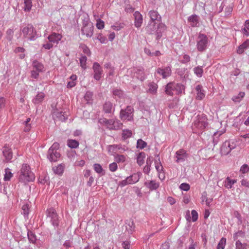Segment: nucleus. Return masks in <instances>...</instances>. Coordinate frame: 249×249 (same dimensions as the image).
<instances>
[{"mask_svg": "<svg viewBox=\"0 0 249 249\" xmlns=\"http://www.w3.org/2000/svg\"><path fill=\"white\" fill-rule=\"evenodd\" d=\"M209 123L207 116L204 114L197 115L194 119L192 124L194 133L202 134L208 127Z\"/></svg>", "mask_w": 249, "mask_h": 249, "instance_id": "obj_1", "label": "nucleus"}, {"mask_svg": "<svg viewBox=\"0 0 249 249\" xmlns=\"http://www.w3.org/2000/svg\"><path fill=\"white\" fill-rule=\"evenodd\" d=\"M19 179L20 181L24 182L32 181L35 179L34 174L30 171V167L27 164L22 165Z\"/></svg>", "mask_w": 249, "mask_h": 249, "instance_id": "obj_2", "label": "nucleus"}, {"mask_svg": "<svg viewBox=\"0 0 249 249\" xmlns=\"http://www.w3.org/2000/svg\"><path fill=\"white\" fill-rule=\"evenodd\" d=\"M99 122L109 129H117L121 128L123 124L118 121H114L112 119L108 120L106 118H101L99 120Z\"/></svg>", "mask_w": 249, "mask_h": 249, "instance_id": "obj_3", "label": "nucleus"}, {"mask_svg": "<svg viewBox=\"0 0 249 249\" xmlns=\"http://www.w3.org/2000/svg\"><path fill=\"white\" fill-rule=\"evenodd\" d=\"M208 39L205 34L200 33L197 39V49L199 52L204 51L207 48Z\"/></svg>", "mask_w": 249, "mask_h": 249, "instance_id": "obj_4", "label": "nucleus"}, {"mask_svg": "<svg viewBox=\"0 0 249 249\" xmlns=\"http://www.w3.org/2000/svg\"><path fill=\"white\" fill-rule=\"evenodd\" d=\"M22 33L24 37L28 39L32 40L35 39L36 36V32L32 25H28L22 29Z\"/></svg>", "mask_w": 249, "mask_h": 249, "instance_id": "obj_5", "label": "nucleus"}, {"mask_svg": "<svg viewBox=\"0 0 249 249\" xmlns=\"http://www.w3.org/2000/svg\"><path fill=\"white\" fill-rule=\"evenodd\" d=\"M142 175L141 173L137 172L128 177L125 179L122 180L120 182L122 186H124L127 184H133L139 181Z\"/></svg>", "mask_w": 249, "mask_h": 249, "instance_id": "obj_6", "label": "nucleus"}, {"mask_svg": "<svg viewBox=\"0 0 249 249\" xmlns=\"http://www.w3.org/2000/svg\"><path fill=\"white\" fill-rule=\"evenodd\" d=\"M33 70L31 71V77L35 79L38 77L40 72L44 70L43 65L37 61H34L33 63Z\"/></svg>", "mask_w": 249, "mask_h": 249, "instance_id": "obj_7", "label": "nucleus"}, {"mask_svg": "<svg viewBox=\"0 0 249 249\" xmlns=\"http://www.w3.org/2000/svg\"><path fill=\"white\" fill-rule=\"evenodd\" d=\"M133 109L131 107L128 106L125 110L122 109L120 111V118L123 121H131L133 119Z\"/></svg>", "mask_w": 249, "mask_h": 249, "instance_id": "obj_8", "label": "nucleus"}, {"mask_svg": "<svg viewBox=\"0 0 249 249\" xmlns=\"http://www.w3.org/2000/svg\"><path fill=\"white\" fill-rule=\"evenodd\" d=\"M53 116L55 120L64 121L67 118L68 114L63 108H56L53 112Z\"/></svg>", "mask_w": 249, "mask_h": 249, "instance_id": "obj_9", "label": "nucleus"}, {"mask_svg": "<svg viewBox=\"0 0 249 249\" xmlns=\"http://www.w3.org/2000/svg\"><path fill=\"white\" fill-rule=\"evenodd\" d=\"M47 215L51 218V221L54 226L58 225V217L56 211L53 208H50L47 210Z\"/></svg>", "mask_w": 249, "mask_h": 249, "instance_id": "obj_10", "label": "nucleus"}, {"mask_svg": "<svg viewBox=\"0 0 249 249\" xmlns=\"http://www.w3.org/2000/svg\"><path fill=\"white\" fill-rule=\"evenodd\" d=\"M93 26L91 22L86 24L82 29L83 35H86L88 37H90L93 35Z\"/></svg>", "mask_w": 249, "mask_h": 249, "instance_id": "obj_11", "label": "nucleus"}, {"mask_svg": "<svg viewBox=\"0 0 249 249\" xmlns=\"http://www.w3.org/2000/svg\"><path fill=\"white\" fill-rule=\"evenodd\" d=\"M108 153L111 154L122 153L124 151V148L121 145H110L107 147Z\"/></svg>", "mask_w": 249, "mask_h": 249, "instance_id": "obj_12", "label": "nucleus"}, {"mask_svg": "<svg viewBox=\"0 0 249 249\" xmlns=\"http://www.w3.org/2000/svg\"><path fill=\"white\" fill-rule=\"evenodd\" d=\"M156 72L157 73L162 76L163 78H166L170 76L172 71L170 67H166L162 68H158L156 70Z\"/></svg>", "mask_w": 249, "mask_h": 249, "instance_id": "obj_13", "label": "nucleus"}, {"mask_svg": "<svg viewBox=\"0 0 249 249\" xmlns=\"http://www.w3.org/2000/svg\"><path fill=\"white\" fill-rule=\"evenodd\" d=\"M175 158L177 162H182L187 159V154L184 150L180 149L176 152Z\"/></svg>", "mask_w": 249, "mask_h": 249, "instance_id": "obj_14", "label": "nucleus"}, {"mask_svg": "<svg viewBox=\"0 0 249 249\" xmlns=\"http://www.w3.org/2000/svg\"><path fill=\"white\" fill-rule=\"evenodd\" d=\"M93 69L94 72V78L97 80H100L103 73L101 66L98 63H94L93 65Z\"/></svg>", "mask_w": 249, "mask_h": 249, "instance_id": "obj_15", "label": "nucleus"}, {"mask_svg": "<svg viewBox=\"0 0 249 249\" xmlns=\"http://www.w3.org/2000/svg\"><path fill=\"white\" fill-rule=\"evenodd\" d=\"M62 38V36L58 33H53L49 36L48 39L49 41L53 43L57 44Z\"/></svg>", "mask_w": 249, "mask_h": 249, "instance_id": "obj_16", "label": "nucleus"}, {"mask_svg": "<svg viewBox=\"0 0 249 249\" xmlns=\"http://www.w3.org/2000/svg\"><path fill=\"white\" fill-rule=\"evenodd\" d=\"M134 15L135 17V25L136 27L139 28L141 26L142 23V15L138 11L135 12Z\"/></svg>", "mask_w": 249, "mask_h": 249, "instance_id": "obj_17", "label": "nucleus"}, {"mask_svg": "<svg viewBox=\"0 0 249 249\" xmlns=\"http://www.w3.org/2000/svg\"><path fill=\"white\" fill-rule=\"evenodd\" d=\"M190 24L192 27H196L199 23L198 17L196 15H192L188 18Z\"/></svg>", "mask_w": 249, "mask_h": 249, "instance_id": "obj_18", "label": "nucleus"}, {"mask_svg": "<svg viewBox=\"0 0 249 249\" xmlns=\"http://www.w3.org/2000/svg\"><path fill=\"white\" fill-rule=\"evenodd\" d=\"M149 16L152 22H155L156 21H160V20L161 17L158 12L156 11L152 10L149 11Z\"/></svg>", "mask_w": 249, "mask_h": 249, "instance_id": "obj_19", "label": "nucleus"}, {"mask_svg": "<svg viewBox=\"0 0 249 249\" xmlns=\"http://www.w3.org/2000/svg\"><path fill=\"white\" fill-rule=\"evenodd\" d=\"M3 154L6 160L9 161L12 158V153L11 149L8 146H5L3 151Z\"/></svg>", "mask_w": 249, "mask_h": 249, "instance_id": "obj_20", "label": "nucleus"}, {"mask_svg": "<svg viewBox=\"0 0 249 249\" xmlns=\"http://www.w3.org/2000/svg\"><path fill=\"white\" fill-rule=\"evenodd\" d=\"M60 154L56 151L53 152H49L48 151V159L51 161H56L57 159L60 157Z\"/></svg>", "mask_w": 249, "mask_h": 249, "instance_id": "obj_21", "label": "nucleus"}, {"mask_svg": "<svg viewBox=\"0 0 249 249\" xmlns=\"http://www.w3.org/2000/svg\"><path fill=\"white\" fill-rule=\"evenodd\" d=\"M234 148V146L231 145V143H228V144H227L226 143H225L221 147V151L224 154L227 155Z\"/></svg>", "mask_w": 249, "mask_h": 249, "instance_id": "obj_22", "label": "nucleus"}, {"mask_svg": "<svg viewBox=\"0 0 249 249\" xmlns=\"http://www.w3.org/2000/svg\"><path fill=\"white\" fill-rule=\"evenodd\" d=\"M174 86V83L171 82L167 84L165 87V92L167 95L171 96L173 95V91L175 90Z\"/></svg>", "mask_w": 249, "mask_h": 249, "instance_id": "obj_23", "label": "nucleus"}, {"mask_svg": "<svg viewBox=\"0 0 249 249\" xmlns=\"http://www.w3.org/2000/svg\"><path fill=\"white\" fill-rule=\"evenodd\" d=\"M196 89V99L198 100H202L205 97V93L203 90L202 89V87L200 85H197Z\"/></svg>", "mask_w": 249, "mask_h": 249, "instance_id": "obj_24", "label": "nucleus"}, {"mask_svg": "<svg viewBox=\"0 0 249 249\" xmlns=\"http://www.w3.org/2000/svg\"><path fill=\"white\" fill-rule=\"evenodd\" d=\"M45 97V94L43 92H40L38 93L35 98L33 100V102L35 104H37L41 103Z\"/></svg>", "mask_w": 249, "mask_h": 249, "instance_id": "obj_25", "label": "nucleus"}, {"mask_svg": "<svg viewBox=\"0 0 249 249\" xmlns=\"http://www.w3.org/2000/svg\"><path fill=\"white\" fill-rule=\"evenodd\" d=\"M249 46V39L246 40L242 45H241L237 50V52L239 54L242 53L245 49Z\"/></svg>", "mask_w": 249, "mask_h": 249, "instance_id": "obj_26", "label": "nucleus"}, {"mask_svg": "<svg viewBox=\"0 0 249 249\" xmlns=\"http://www.w3.org/2000/svg\"><path fill=\"white\" fill-rule=\"evenodd\" d=\"M236 182V180L231 179L229 177H227L226 179L225 187L228 189H231L232 185Z\"/></svg>", "mask_w": 249, "mask_h": 249, "instance_id": "obj_27", "label": "nucleus"}, {"mask_svg": "<svg viewBox=\"0 0 249 249\" xmlns=\"http://www.w3.org/2000/svg\"><path fill=\"white\" fill-rule=\"evenodd\" d=\"M31 121V119L30 118H28L23 123V124L24 125V131L25 132H29L30 131L32 127V124Z\"/></svg>", "mask_w": 249, "mask_h": 249, "instance_id": "obj_28", "label": "nucleus"}, {"mask_svg": "<svg viewBox=\"0 0 249 249\" xmlns=\"http://www.w3.org/2000/svg\"><path fill=\"white\" fill-rule=\"evenodd\" d=\"M249 245L247 243H242L240 240H237L235 243V249H247Z\"/></svg>", "mask_w": 249, "mask_h": 249, "instance_id": "obj_29", "label": "nucleus"}, {"mask_svg": "<svg viewBox=\"0 0 249 249\" xmlns=\"http://www.w3.org/2000/svg\"><path fill=\"white\" fill-rule=\"evenodd\" d=\"M145 185L150 190H155L159 187V183L154 181H150L149 182H145Z\"/></svg>", "mask_w": 249, "mask_h": 249, "instance_id": "obj_30", "label": "nucleus"}, {"mask_svg": "<svg viewBox=\"0 0 249 249\" xmlns=\"http://www.w3.org/2000/svg\"><path fill=\"white\" fill-rule=\"evenodd\" d=\"M64 166L61 164H59L55 167H53V170L54 173L58 175H61L63 173Z\"/></svg>", "mask_w": 249, "mask_h": 249, "instance_id": "obj_31", "label": "nucleus"}, {"mask_svg": "<svg viewBox=\"0 0 249 249\" xmlns=\"http://www.w3.org/2000/svg\"><path fill=\"white\" fill-rule=\"evenodd\" d=\"M24 0V10L26 12H29L32 7V2L31 0Z\"/></svg>", "mask_w": 249, "mask_h": 249, "instance_id": "obj_32", "label": "nucleus"}, {"mask_svg": "<svg viewBox=\"0 0 249 249\" xmlns=\"http://www.w3.org/2000/svg\"><path fill=\"white\" fill-rule=\"evenodd\" d=\"M68 146L71 148H76L78 147L79 143L78 142L74 140H68L67 141Z\"/></svg>", "mask_w": 249, "mask_h": 249, "instance_id": "obj_33", "label": "nucleus"}, {"mask_svg": "<svg viewBox=\"0 0 249 249\" xmlns=\"http://www.w3.org/2000/svg\"><path fill=\"white\" fill-rule=\"evenodd\" d=\"M13 174L11 171V170L7 168L5 169V174L4 177V181H9L11 178L13 177Z\"/></svg>", "mask_w": 249, "mask_h": 249, "instance_id": "obj_34", "label": "nucleus"}, {"mask_svg": "<svg viewBox=\"0 0 249 249\" xmlns=\"http://www.w3.org/2000/svg\"><path fill=\"white\" fill-rule=\"evenodd\" d=\"M175 90L176 91L177 94H179L184 90L183 85L180 84H175L174 86Z\"/></svg>", "mask_w": 249, "mask_h": 249, "instance_id": "obj_35", "label": "nucleus"}, {"mask_svg": "<svg viewBox=\"0 0 249 249\" xmlns=\"http://www.w3.org/2000/svg\"><path fill=\"white\" fill-rule=\"evenodd\" d=\"M245 95V92H240L238 95L233 96L232 98V99L235 102H239L244 97Z\"/></svg>", "mask_w": 249, "mask_h": 249, "instance_id": "obj_36", "label": "nucleus"}, {"mask_svg": "<svg viewBox=\"0 0 249 249\" xmlns=\"http://www.w3.org/2000/svg\"><path fill=\"white\" fill-rule=\"evenodd\" d=\"M194 71L198 77H202L203 73V70L201 66H197L194 68Z\"/></svg>", "mask_w": 249, "mask_h": 249, "instance_id": "obj_37", "label": "nucleus"}, {"mask_svg": "<svg viewBox=\"0 0 249 249\" xmlns=\"http://www.w3.org/2000/svg\"><path fill=\"white\" fill-rule=\"evenodd\" d=\"M115 160L118 163L124 162L125 161L126 157L123 155L117 154L115 156Z\"/></svg>", "mask_w": 249, "mask_h": 249, "instance_id": "obj_38", "label": "nucleus"}, {"mask_svg": "<svg viewBox=\"0 0 249 249\" xmlns=\"http://www.w3.org/2000/svg\"><path fill=\"white\" fill-rule=\"evenodd\" d=\"M243 33L246 36H249V20H246L245 23Z\"/></svg>", "mask_w": 249, "mask_h": 249, "instance_id": "obj_39", "label": "nucleus"}, {"mask_svg": "<svg viewBox=\"0 0 249 249\" xmlns=\"http://www.w3.org/2000/svg\"><path fill=\"white\" fill-rule=\"evenodd\" d=\"M149 90L151 93H155L156 92L158 85L155 83H151L148 85Z\"/></svg>", "mask_w": 249, "mask_h": 249, "instance_id": "obj_40", "label": "nucleus"}, {"mask_svg": "<svg viewBox=\"0 0 249 249\" xmlns=\"http://www.w3.org/2000/svg\"><path fill=\"white\" fill-rule=\"evenodd\" d=\"M226 244V239L224 237L222 238L217 245V249H224Z\"/></svg>", "mask_w": 249, "mask_h": 249, "instance_id": "obj_41", "label": "nucleus"}, {"mask_svg": "<svg viewBox=\"0 0 249 249\" xmlns=\"http://www.w3.org/2000/svg\"><path fill=\"white\" fill-rule=\"evenodd\" d=\"M112 104L110 102H106L104 105V110L106 113H110L112 109Z\"/></svg>", "mask_w": 249, "mask_h": 249, "instance_id": "obj_42", "label": "nucleus"}, {"mask_svg": "<svg viewBox=\"0 0 249 249\" xmlns=\"http://www.w3.org/2000/svg\"><path fill=\"white\" fill-rule=\"evenodd\" d=\"M93 168L95 171L98 174H102L103 172V169L101 165L98 163H95L93 165Z\"/></svg>", "mask_w": 249, "mask_h": 249, "instance_id": "obj_43", "label": "nucleus"}, {"mask_svg": "<svg viewBox=\"0 0 249 249\" xmlns=\"http://www.w3.org/2000/svg\"><path fill=\"white\" fill-rule=\"evenodd\" d=\"M144 157V153H142V152L140 153L139 155H138V158H137V162L139 165H141L143 163Z\"/></svg>", "mask_w": 249, "mask_h": 249, "instance_id": "obj_44", "label": "nucleus"}, {"mask_svg": "<svg viewBox=\"0 0 249 249\" xmlns=\"http://www.w3.org/2000/svg\"><path fill=\"white\" fill-rule=\"evenodd\" d=\"M79 60H80V65H81V67L83 69H86V62H87V57H86V56H82L80 58Z\"/></svg>", "mask_w": 249, "mask_h": 249, "instance_id": "obj_45", "label": "nucleus"}, {"mask_svg": "<svg viewBox=\"0 0 249 249\" xmlns=\"http://www.w3.org/2000/svg\"><path fill=\"white\" fill-rule=\"evenodd\" d=\"M137 147L140 149H143L146 146V143L142 139L137 141Z\"/></svg>", "mask_w": 249, "mask_h": 249, "instance_id": "obj_46", "label": "nucleus"}, {"mask_svg": "<svg viewBox=\"0 0 249 249\" xmlns=\"http://www.w3.org/2000/svg\"><path fill=\"white\" fill-rule=\"evenodd\" d=\"M155 167L158 172L159 173H161V171H162L163 167L159 160V161H155Z\"/></svg>", "mask_w": 249, "mask_h": 249, "instance_id": "obj_47", "label": "nucleus"}, {"mask_svg": "<svg viewBox=\"0 0 249 249\" xmlns=\"http://www.w3.org/2000/svg\"><path fill=\"white\" fill-rule=\"evenodd\" d=\"M122 135L124 139H127L131 136L132 132L129 130H124L123 131Z\"/></svg>", "mask_w": 249, "mask_h": 249, "instance_id": "obj_48", "label": "nucleus"}, {"mask_svg": "<svg viewBox=\"0 0 249 249\" xmlns=\"http://www.w3.org/2000/svg\"><path fill=\"white\" fill-rule=\"evenodd\" d=\"M59 147V144L58 142H54L52 145V146L50 148L48 151L49 152H53V151H56V149H58Z\"/></svg>", "mask_w": 249, "mask_h": 249, "instance_id": "obj_49", "label": "nucleus"}, {"mask_svg": "<svg viewBox=\"0 0 249 249\" xmlns=\"http://www.w3.org/2000/svg\"><path fill=\"white\" fill-rule=\"evenodd\" d=\"M96 27L98 29H102L105 27L104 22L100 19L97 20Z\"/></svg>", "mask_w": 249, "mask_h": 249, "instance_id": "obj_50", "label": "nucleus"}, {"mask_svg": "<svg viewBox=\"0 0 249 249\" xmlns=\"http://www.w3.org/2000/svg\"><path fill=\"white\" fill-rule=\"evenodd\" d=\"M109 170L111 172H115L118 169V165L116 162H112L109 165Z\"/></svg>", "mask_w": 249, "mask_h": 249, "instance_id": "obj_51", "label": "nucleus"}, {"mask_svg": "<svg viewBox=\"0 0 249 249\" xmlns=\"http://www.w3.org/2000/svg\"><path fill=\"white\" fill-rule=\"evenodd\" d=\"M192 219L193 222L196 221L198 219V213L195 210H192L191 212Z\"/></svg>", "mask_w": 249, "mask_h": 249, "instance_id": "obj_52", "label": "nucleus"}, {"mask_svg": "<svg viewBox=\"0 0 249 249\" xmlns=\"http://www.w3.org/2000/svg\"><path fill=\"white\" fill-rule=\"evenodd\" d=\"M13 33L14 31L12 29H9L8 30H7V31H6V35L8 40H11L13 37Z\"/></svg>", "mask_w": 249, "mask_h": 249, "instance_id": "obj_53", "label": "nucleus"}, {"mask_svg": "<svg viewBox=\"0 0 249 249\" xmlns=\"http://www.w3.org/2000/svg\"><path fill=\"white\" fill-rule=\"evenodd\" d=\"M249 171V167L247 164L243 165L240 168V171L243 174L248 172Z\"/></svg>", "mask_w": 249, "mask_h": 249, "instance_id": "obj_54", "label": "nucleus"}, {"mask_svg": "<svg viewBox=\"0 0 249 249\" xmlns=\"http://www.w3.org/2000/svg\"><path fill=\"white\" fill-rule=\"evenodd\" d=\"M23 213L25 215H27L29 212V206L28 204H24L22 207Z\"/></svg>", "mask_w": 249, "mask_h": 249, "instance_id": "obj_55", "label": "nucleus"}, {"mask_svg": "<svg viewBox=\"0 0 249 249\" xmlns=\"http://www.w3.org/2000/svg\"><path fill=\"white\" fill-rule=\"evenodd\" d=\"M180 188L184 191H188L190 189V185L187 183H182L180 185Z\"/></svg>", "mask_w": 249, "mask_h": 249, "instance_id": "obj_56", "label": "nucleus"}, {"mask_svg": "<svg viewBox=\"0 0 249 249\" xmlns=\"http://www.w3.org/2000/svg\"><path fill=\"white\" fill-rule=\"evenodd\" d=\"M53 47V44L52 42H49L43 45V48L46 50H49Z\"/></svg>", "mask_w": 249, "mask_h": 249, "instance_id": "obj_57", "label": "nucleus"}, {"mask_svg": "<svg viewBox=\"0 0 249 249\" xmlns=\"http://www.w3.org/2000/svg\"><path fill=\"white\" fill-rule=\"evenodd\" d=\"M92 96V94L91 92H87L85 95V99L86 100L88 101V102H89L91 100Z\"/></svg>", "mask_w": 249, "mask_h": 249, "instance_id": "obj_58", "label": "nucleus"}, {"mask_svg": "<svg viewBox=\"0 0 249 249\" xmlns=\"http://www.w3.org/2000/svg\"><path fill=\"white\" fill-rule=\"evenodd\" d=\"M81 48L83 50V52L87 54L88 55H89L90 54V52L89 49L86 46V45H82Z\"/></svg>", "mask_w": 249, "mask_h": 249, "instance_id": "obj_59", "label": "nucleus"}, {"mask_svg": "<svg viewBox=\"0 0 249 249\" xmlns=\"http://www.w3.org/2000/svg\"><path fill=\"white\" fill-rule=\"evenodd\" d=\"M113 94L115 96H117L119 97H121L123 95V91L120 89H115L113 91Z\"/></svg>", "mask_w": 249, "mask_h": 249, "instance_id": "obj_60", "label": "nucleus"}, {"mask_svg": "<svg viewBox=\"0 0 249 249\" xmlns=\"http://www.w3.org/2000/svg\"><path fill=\"white\" fill-rule=\"evenodd\" d=\"M166 29V26L165 24L162 23H160L158 26V30L160 32H164Z\"/></svg>", "mask_w": 249, "mask_h": 249, "instance_id": "obj_61", "label": "nucleus"}, {"mask_svg": "<svg viewBox=\"0 0 249 249\" xmlns=\"http://www.w3.org/2000/svg\"><path fill=\"white\" fill-rule=\"evenodd\" d=\"M122 246L124 249H129L130 247V242L128 241H124L122 243Z\"/></svg>", "mask_w": 249, "mask_h": 249, "instance_id": "obj_62", "label": "nucleus"}, {"mask_svg": "<svg viewBox=\"0 0 249 249\" xmlns=\"http://www.w3.org/2000/svg\"><path fill=\"white\" fill-rule=\"evenodd\" d=\"M97 39L100 41L101 43H106L107 42V39L105 37L99 35L97 37Z\"/></svg>", "mask_w": 249, "mask_h": 249, "instance_id": "obj_63", "label": "nucleus"}, {"mask_svg": "<svg viewBox=\"0 0 249 249\" xmlns=\"http://www.w3.org/2000/svg\"><path fill=\"white\" fill-rule=\"evenodd\" d=\"M241 185L246 187L249 188V181L247 179H242L241 181Z\"/></svg>", "mask_w": 249, "mask_h": 249, "instance_id": "obj_64", "label": "nucleus"}]
</instances>
